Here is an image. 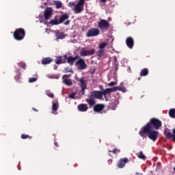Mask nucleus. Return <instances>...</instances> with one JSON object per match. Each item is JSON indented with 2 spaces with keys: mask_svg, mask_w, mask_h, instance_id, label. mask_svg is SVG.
<instances>
[{
  "mask_svg": "<svg viewBox=\"0 0 175 175\" xmlns=\"http://www.w3.org/2000/svg\"><path fill=\"white\" fill-rule=\"evenodd\" d=\"M139 136H142V137H146V135H148V137H149L150 140H152V142H157V139H158V137L159 136V132L154 131V129L147 130V129L144 126L139 131Z\"/></svg>",
  "mask_w": 175,
  "mask_h": 175,
  "instance_id": "f257e3e1",
  "label": "nucleus"
},
{
  "mask_svg": "<svg viewBox=\"0 0 175 175\" xmlns=\"http://www.w3.org/2000/svg\"><path fill=\"white\" fill-rule=\"evenodd\" d=\"M144 126L146 128V131H150V129H156L158 131V129L162 127V122L157 118H152Z\"/></svg>",
  "mask_w": 175,
  "mask_h": 175,
  "instance_id": "f03ea898",
  "label": "nucleus"
},
{
  "mask_svg": "<svg viewBox=\"0 0 175 175\" xmlns=\"http://www.w3.org/2000/svg\"><path fill=\"white\" fill-rule=\"evenodd\" d=\"M13 36L15 40H23L25 38V30L23 28L16 29L14 31Z\"/></svg>",
  "mask_w": 175,
  "mask_h": 175,
  "instance_id": "7ed1b4c3",
  "label": "nucleus"
},
{
  "mask_svg": "<svg viewBox=\"0 0 175 175\" xmlns=\"http://www.w3.org/2000/svg\"><path fill=\"white\" fill-rule=\"evenodd\" d=\"M98 27L101 31H107L110 27V23L105 19H101L98 23Z\"/></svg>",
  "mask_w": 175,
  "mask_h": 175,
  "instance_id": "20e7f679",
  "label": "nucleus"
},
{
  "mask_svg": "<svg viewBox=\"0 0 175 175\" xmlns=\"http://www.w3.org/2000/svg\"><path fill=\"white\" fill-rule=\"evenodd\" d=\"M84 3H85V0H79L78 3L75 5V12L77 14L81 13L84 9Z\"/></svg>",
  "mask_w": 175,
  "mask_h": 175,
  "instance_id": "39448f33",
  "label": "nucleus"
},
{
  "mask_svg": "<svg viewBox=\"0 0 175 175\" xmlns=\"http://www.w3.org/2000/svg\"><path fill=\"white\" fill-rule=\"evenodd\" d=\"M75 66H78V69L80 70H84V69H87V64H85V61L83 58H79L78 60L75 62Z\"/></svg>",
  "mask_w": 175,
  "mask_h": 175,
  "instance_id": "423d86ee",
  "label": "nucleus"
},
{
  "mask_svg": "<svg viewBox=\"0 0 175 175\" xmlns=\"http://www.w3.org/2000/svg\"><path fill=\"white\" fill-rule=\"evenodd\" d=\"M99 35V29L92 28L88 31L86 33L87 38H92L94 36H98Z\"/></svg>",
  "mask_w": 175,
  "mask_h": 175,
  "instance_id": "0eeeda50",
  "label": "nucleus"
},
{
  "mask_svg": "<svg viewBox=\"0 0 175 175\" xmlns=\"http://www.w3.org/2000/svg\"><path fill=\"white\" fill-rule=\"evenodd\" d=\"M51 16H53V8H46L44 12V18L45 21H47L51 18Z\"/></svg>",
  "mask_w": 175,
  "mask_h": 175,
  "instance_id": "6e6552de",
  "label": "nucleus"
},
{
  "mask_svg": "<svg viewBox=\"0 0 175 175\" xmlns=\"http://www.w3.org/2000/svg\"><path fill=\"white\" fill-rule=\"evenodd\" d=\"M95 53V49H92L90 50H86L85 49H82L80 52L81 57H88V55H93Z\"/></svg>",
  "mask_w": 175,
  "mask_h": 175,
  "instance_id": "1a4fd4ad",
  "label": "nucleus"
},
{
  "mask_svg": "<svg viewBox=\"0 0 175 175\" xmlns=\"http://www.w3.org/2000/svg\"><path fill=\"white\" fill-rule=\"evenodd\" d=\"M90 96L94 99H102L103 94L100 91H93L90 92Z\"/></svg>",
  "mask_w": 175,
  "mask_h": 175,
  "instance_id": "9d476101",
  "label": "nucleus"
},
{
  "mask_svg": "<svg viewBox=\"0 0 175 175\" xmlns=\"http://www.w3.org/2000/svg\"><path fill=\"white\" fill-rule=\"evenodd\" d=\"M129 162V160L126 157L120 159L117 163V166L119 169H122L123 167H125L126 163H128Z\"/></svg>",
  "mask_w": 175,
  "mask_h": 175,
  "instance_id": "9b49d317",
  "label": "nucleus"
},
{
  "mask_svg": "<svg viewBox=\"0 0 175 175\" xmlns=\"http://www.w3.org/2000/svg\"><path fill=\"white\" fill-rule=\"evenodd\" d=\"M55 59V64L57 65H61V64H66L67 55L63 56H57Z\"/></svg>",
  "mask_w": 175,
  "mask_h": 175,
  "instance_id": "f8f14e48",
  "label": "nucleus"
},
{
  "mask_svg": "<svg viewBox=\"0 0 175 175\" xmlns=\"http://www.w3.org/2000/svg\"><path fill=\"white\" fill-rule=\"evenodd\" d=\"M126 44L129 49H133V46H135V41L132 37H127L126 38Z\"/></svg>",
  "mask_w": 175,
  "mask_h": 175,
  "instance_id": "ddd939ff",
  "label": "nucleus"
},
{
  "mask_svg": "<svg viewBox=\"0 0 175 175\" xmlns=\"http://www.w3.org/2000/svg\"><path fill=\"white\" fill-rule=\"evenodd\" d=\"M80 58V56H67L66 60H67V64H70V65H73L75 64V61H77Z\"/></svg>",
  "mask_w": 175,
  "mask_h": 175,
  "instance_id": "4468645a",
  "label": "nucleus"
},
{
  "mask_svg": "<svg viewBox=\"0 0 175 175\" xmlns=\"http://www.w3.org/2000/svg\"><path fill=\"white\" fill-rule=\"evenodd\" d=\"M117 91V88L116 87L111 88H107L102 91L103 95H104L106 97V95L107 94H111V92H116Z\"/></svg>",
  "mask_w": 175,
  "mask_h": 175,
  "instance_id": "2eb2a0df",
  "label": "nucleus"
},
{
  "mask_svg": "<svg viewBox=\"0 0 175 175\" xmlns=\"http://www.w3.org/2000/svg\"><path fill=\"white\" fill-rule=\"evenodd\" d=\"M103 109H105L104 105L97 104V105H94L93 110L96 113H99V112L102 111V110H103Z\"/></svg>",
  "mask_w": 175,
  "mask_h": 175,
  "instance_id": "dca6fc26",
  "label": "nucleus"
},
{
  "mask_svg": "<svg viewBox=\"0 0 175 175\" xmlns=\"http://www.w3.org/2000/svg\"><path fill=\"white\" fill-rule=\"evenodd\" d=\"M67 77H69V75H64L63 76V81H64V84H66V85L70 86L72 84V81H70V79H68Z\"/></svg>",
  "mask_w": 175,
  "mask_h": 175,
  "instance_id": "f3484780",
  "label": "nucleus"
},
{
  "mask_svg": "<svg viewBox=\"0 0 175 175\" xmlns=\"http://www.w3.org/2000/svg\"><path fill=\"white\" fill-rule=\"evenodd\" d=\"M77 109L79 111H87L88 110V105L87 104H80L78 105Z\"/></svg>",
  "mask_w": 175,
  "mask_h": 175,
  "instance_id": "a211bd4d",
  "label": "nucleus"
},
{
  "mask_svg": "<svg viewBox=\"0 0 175 175\" xmlns=\"http://www.w3.org/2000/svg\"><path fill=\"white\" fill-rule=\"evenodd\" d=\"M51 25H58L59 24H61L59 23V21H58V18L57 16H55V18L52 20H51L49 23Z\"/></svg>",
  "mask_w": 175,
  "mask_h": 175,
  "instance_id": "6ab92c4d",
  "label": "nucleus"
},
{
  "mask_svg": "<svg viewBox=\"0 0 175 175\" xmlns=\"http://www.w3.org/2000/svg\"><path fill=\"white\" fill-rule=\"evenodd\" d=\"M42 65H49L53 62V59L51 57H46L42 59L41 61Z\"/></svg>",
  "mask_w": 175,
  "mask_h": 175,
  "instance_id": "aec40b11",
  "label": "nucleus"
},
{
  "mask_svg": "<svg viewBox=\"0 0 175 175\" xmlns=\"http://www.w3.org/2000/svg\"><path fill=\"white\" fill-rule=\"evenodd\" d=\"M68 18H69V15L66 13L64 14L63 15L60 16L59 22L60 23V24H62V23H64L65 20H68Z\"/></svg>",
  "mask_w": 175,
  "mask_h": 175,
  "instance_id": "412c9836",
  "label": "nucleus"
},
{
  "mask_svg": "<svg viewBox=\"0 0 175 175\" xmlns=\"http://www.w3.org/2000/svg\"><path fill=\"white\" fill-rule=\"evenodd\" d=\"M57 39H65V34L59 31H55Z\"/></svg>",
  "mask_w": 175,
  "mask_h": 175,
  "instance_id": "4be33fe9",
  "label": "nucleus"
},
{
  "mask_svg": "<svg viewBox=\"0 0 175 175\" xmlns=\"http://www.w3.org/2000/svg\"><path fill=\"white\" fill-rule=\"evenodd\" d=\"M59 107V105L58 104V102L53 103L52 105V111H53V113H55V111L58 110Z\"/></svg>",
  "mask_w": 175,
  "mask_h": 175,
  "instance_id": "5701e85b",
  "label": "nucleus"
},
{
  "mask_svg": "<svg viewBox=\"0 0 175 175\" xmlns=\"http://www.w3.org/2000/svg\"><path fill=\"white\" fill-rule=\"evenodd\" d=\"M148 75V68H144L140 72L141 77H144V76H147Z\"/></svg>",
  "mask_w": 175,
  "mask_h": 175,
  "instance_id": "b1692460",
  "label": "nucleus"
},
{
  "mask_svg": "<svg viewBox=\"0 0 175 175\" xmlns=\"http://www.w3.org/2000/svg\"><path fill=\"white\" fill-rule=\"evenodd\" d=\"M79 83H81V88H87V84L84 79L81 78L79 79Z\"/></svg>",
  "mask_w": 175,
  "mask_h": 175,
  "instance_id": "393cba45",
  "label": "nucleus"
},
{
  "mask_svg": "<svg viewBox=\"0 0 175 175\" xmlns=\"http://www.w3.org/2000/svg\"><path fill=\"white\" fill-rule=\"evenodd\" d=\"M169 116L171 117V118H175V109H170Z\"/></svg>",
  "mask_w": 175,
  "mask_h": 175,
  "instance_id": "a878e982",
  "label": "nucleus"
},
{
  "mask_svg": "<svg viewBox=\"0 0 175 175\" xmlns=\"http://www.w3.org/2000/svg\"><path fill=\"white\" fill-rule=\"evenodd\" d=\"M137 157L139 159H143V161H146V155L143 154V151H140L139 153L137 154Z\"/></svg>",
  "mask_w": 175,
  "mask_h": 175,
  "instance_id": "bb28decb",
  "label": "nucleus"
},
{
  "mask_svg": "<svg viewBox=\"0 0 175 175\" xmlns=\"http://www.w3.org/2000/svg\"><path fill=\"white\" fill-rule=\"evenodd\" d=\"M86 102H88V105H90V106H94V105H95V100L92 98H90V99H86Z\"/></svg>",
  "mask_w": 175,
  "mask_h": 175,
  "instance_id": "cd10ccee",
  "label": "nucleus"
},
{
  "mask_svg": "<svg viewBox=\"0 0 175 175\" xmlns=\"http://www.w3.org/2000/svg\"><path fill=\"white\" fill-rule=\"evenodd\" d=\"M54 4L56 5V9H61L62 8V3L61 1H55Z\"/></svg>",
  "mask_w": 175,
  "mask_h": 175,
  "instance_id": "c85d7f7f",
  "label": "nucleus"
},
{
  "mask_svg": "<svg viewBox=\"0 0 175 175\" xmlns=\"http://www.w3.org/2000/svg\"><path fill=\"white\" fill-rule=\"evenodd\" d=\"M106 46H107V43L100 42L98 45V49H101L103 50V49H105V47H106Z\"/></svg>",
  "mask_w": 175,
  "mask_h": 175,
  "instance_id": "c756f323",
  "label": "nucleus"
},
{
  "mask_svg": "<svg viewBox=\"0 0 175 175\" xmlns=\"http://www.w3.org/2000/svg\"><path fill=\"white\" fill-rule=\"evenodd\" d=\"M21 139H29L31 140V139H32V137L29 136V135H27V134H22Z\"/></svg>",
  "mask_w": 175,
  "mask_h": 175,
  "instance_id": "7c9ffc66",
  "label": "nucleus"
},
{
  "mask_svg": "<svg viewBox=\"0 0 175 175\" xmlns=\"http://www.w3.org/2000/svg\"><path fill=\"white\" fill-rule=\"evenodd\" d=\"M18 66H21L22 69H23L24 70H25L26 68H27V64L24 62H19L18 64Z\"/></svg>",
  "mask_w": 175,
  "mask_h": 175,
  "instance_id": "2f4dec72",
  "label": "nucleus"
},
{
  "mask_svg": "<svg viewBox=\"0 0 175 175\" xmlns=\"http://www.w3.org/2000/svg\"><path fill=\"white\" fill-rule=\"evenodd\" d=\"M104 53H105V51L103 49H100V50H98L97 51V55L98 57H102V55H103Z\"/></svg>",
  "mask_w": 175,
  "mask_h": 175,
  "instance_id": "473e14b6",
  "label": "nucleus"
},
{
  "mask_svg": "<svg viewBox=\"0 0 175 175\" xmlns=\"http://www.w3.org/2000/svg\"><path fill=\"white\" fill-rule=\"evenodd\" d=\"M109 152H113V154H117L119 152H121V150L120 149H118L117 148H115L113 150H109Z\"/></svg>",
  "mask_w": 175,
  "mask_h": 175,
  "instance_id": "72a5a7b5",
  "label": "nucleus"
},
{
  "mask_svg": "<svg viewBox=\"0 0 175 175\" xmlns=\"http://www.w3.org/2000/svg\"><path fill=\"white\" fill-rule=\"evenodd\" d=\"M38 80V78L31 77L29 79V83H35Z\"/></svg>",
  "mask_w": 175,
  "mask_h": 175,
  "instance_id": "f704fd0d",
  "label": "nucleus"
},
{
  "mask_svg": "<svg viewBox=\"0 0 175 175\" xmlns=\"http://www.w3.org/2000/svg\"><path fill=\"white\" fill-rule=\"evenodd\" d=\"M115 88H116V91H122V92H125V88L115 87Z\"/></svg>",
  "mask_w": 175,
  "mask_h": 175,
  "instance_id": "c9c22d12",
  "label": "nucleus"
},
{
  "mask_svg": "<svg viewBox=\"0 0 175 175\" xmlns=\"http://www.w3.org/2000/svg\"><path fill=\"white\" fill-rule=\"evenodd\" d=\"M68 6L70 7V8H73V7H76V4L75 3H73V2H70L69 3H68Z\"/></svg>",
  "mask_w": 175,
  "mask_h": 175,
  "instance_id": "e433bc0d",
  "label": "nucleus"
},
{
  "mask_svg": "<svg viewBox=\"0 0 175 175\" xmlns=\"http://www.w3.org/2000/svg\"><path fill=\"white\" fill-rule=\"evenodd\" d=\"M75 96H76V94L72 93L69 95L70 99H75Z\"/></svg>",
  "mask_w": 175,
  "mask_h": 175,
  "instance_id": "4c0bfd02",
  "label": "nucleus"
},
{
  "mask_svg": "<svg viewBox=\"0 0 175 175\" xmlns=\"http://www.w3.org/2000/svg\"><path fill=\"white\" fill-rule=\"evenodd\" d=\"M109 87H113V85H116V82L111 81L108 84Z\"/></svg>",
  "mask_w": 175,
  "mask_h": 175,
  "instance_id": "58836bf2",
  "label": "nucleus"
},
{
  "mask_svg": "<svg viewBox=\"0 0 175 175\" xmlns=\"http://www.w3.org/2000/svg\"><path fill=\"white\" fill-rule=\"evenodd\" d=\"M46 95L49 97V98H54V94L53 93H47Z\"/></svg>",
  "mask_w": 175,
  "mask_h": 175,
  "instance_id": "ea45409f",
  "label": "nucleus"
},
{
  "mask_svg": "<svg viewBox=\"0 0 175 175\" xmlns=\"http://www.w3.org/2000/svg\"><path fill=\"white\" fill-rule=\"evenodd\" d=\"M69 24H70V21L67 20L65 23H64V25H69Z\"/></svg>",
  "mask_w": 175,
  "mask_h": 175,
  "instance_id": "a19ab883",
  "label": "nucleus"
},
{
  "mask_svg": "<svg viewBox=\"0 0 175 175\" xmlns=\"http://www.w3.org/2000/svg\"><path fill=\"white\" fill-rule=\"evenodd\" d=\"M20 75H17L16 77H15V79L16 80V81H18V80H20Z\"/></svg>",
  "mask_w": 175,
  "mask_h": 175,
  "instance_id": "79ce46f5",
  "label": "nucleus"
},
{
  "mask_svg": "<svg viewBox=\"0 0 175 175\" xmlns=\"http://www.w3.org/2000/svg\"><path fill=\"white\" fill-rule=\"evenodd\" d=\"M81 88V94L84 95V92H85L86 88H84V89L83 88Z\"/></svg>",
  "mask_w": 175,
  "mask_h": 175,
  "instance_id": "37998d69",
  "label": "nucleus"
},
{
  "mask_svg": "<svg viewBox=\"0 0 175 175\" xmlns=\"http://www.w3.org/2000/svg\"><path fill=\"white\" fill-rule=\"evenodd\" d=\"M54 145H55L56 147H58V142H54Z\"/></svg>",
  "mask_w": 175,
  "mask_h": 175,
  "instance_id": "c03bdc74",
  "label": "nucleus"
},
{
  "mask_svg": "<svg viewBox=\"0 0 175 175\" xmlns=\"http://www.w3.org/2000/svg\"><path fill=\"white\" fill-rule=\"evenodd\" d=\"M100 2H103V3H105V2H107V1H109V0H100Z\"/></svg>",
  "mask_w": 175,
  "mask_h": 175,
  "instance_id": "a18cd8bd",
  "label": "nucleus"
},
{
  "mask_svg": "<svg viewBox=\"0 0 175 175\" xmlns=\"http://www.w3.org/2000/svg\"><path fill=\"white\" fill-rule=\"evenodd\" d=\"M99 88H100V90H103V86L100 85V86H99Z\"/></svg>",
  "mask_w": 175,
  "mask_h": 175,
  "instance_id": "49530a36",
  "label": "nucleus"
},
{
  "mask_svg": "<svg viewBox=\"0 0 175 175\" xmlns=\"http://www.w3.org/2000/svg\"><path fill=\"white\" fill-rule=\"evenodd\" d=\"M33 111H38V109L36 108H33Z\"/></svg>",
  "mask_w": 175,
  "mask_h": 175,
  "instance_id": "de8ad7c7",
  "label": "nucleus"
},
{
  "mask_svg": "<svg viewBox=\"0 0 175 175\" xmlns=\"http://www.w3.org/2000/svg\"><path fill=\"white\" fill-rule=\"evenodd\" d=\"M141 79H142L141 77H138V80H139V81H140V80H141Z\"/></svg>",
  "mask_w": 175,
  "mask_h": 175,
  "instance_id": "09e8293b",
  "label": "nucleus"
},
{
  "mask_svg": "<svg viewBox=\"0 0 175 175\" xmlns=\"http://www.w3.org/2000/svg\"><path fill=\"white\" fill-rule=\"evenodd\" d=\"M112 110H116V108H112Z\"/></svg>",
  "mask_w": 175,
  "mask_h": 175,
  "instance_id": "8fccbe9b",
  "label": "nucleus"
},
{
  "mask_svg": "<svg viewBox=\"0 0 175 175\" xmlns=\"http://www.w3.org/2000/svg\"><path fill=\"white\" fill-rule=\"evenodd\" d=\"M174 172H175V167H174Z\"/></svg>",
  "mask_w": 175,
  "mask_h": 175,
  "instance_id": "3c124183",
  "label": "nucleus"
},
{
  "mask_svg": "<svg viewBox=\"0 0 175 175\" xmlns=\"http://www.w3.org/2000/svg\"><path fill=\"white\" fill-rule=\"evenodd\" d=\"M55 69H57V67H55Z\"/></svg>",
  "mask_w": 175,
  "mask_h": 175,
  "instance_id": "603ef678",
  "label": "nucleus"
},
{
  "mask_svg": "<svg viewBox=\"0 0 175 175\" xmlns=\"http://www.w3.org/2000/svg\"><path fill=\"white\" fill-rule=\"evenodd\" d=\"M55 69H57V67H55Z\"/></svg>",
  "mask_w": 175,
  "mask_h": 175,
  "instance_id": "864d4df0",
  "label": "nucleus"
}]
</instances>
